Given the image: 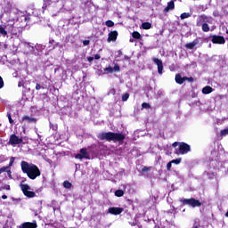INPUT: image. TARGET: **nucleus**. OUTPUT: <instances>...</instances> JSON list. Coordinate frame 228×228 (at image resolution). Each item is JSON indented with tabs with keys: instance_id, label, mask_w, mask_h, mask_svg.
Masks as SVG:
<instances>
[{
	"instance_id": "37998d69",
	"label": "nucleus",
	"mask_w": 228,
	"mask_h": 228,
	"mask_svg": "<svg viewBox=\"0 0 228 228\" xmlns=\"http://www.w3.org/2000/svg\"><path fill=\"white\" fill-rule=\"evenodd\" d=\"M2 199L4 200L8 199V196L3 195V196H2Z\"/></svg>"
},
{
	"instance_id": "9b49d317",
	"label": "nucleus",
	"mask_w": 228,
	"mask_h": 228,
	"mask_svg": "<svg viewBox=\"0 0 228 228\" xmlns=\"http://www.w3.org/2000/svg\"><path fill=\"white\" fill-rule=\"evenodd\" d=\"M122 211H124V208H122L111 207L109 208V213L110 215H120Z\"/></svg>"
},
{
	"instance_id": "c85d7f7f",
	"label": "nucleus",
	"mask_w": 228,
	"mask_h": 228,
	"mask_svg": "<svg viewBox=\"0 0 228 228\" xmlns=\"http://www.w3.org/2000/svg\"><path fill=\"white\" fill-rule=\"evenodd\" d=\"M63 186H64V188H71L72 187V183H70V182H69V181H65L63 183Z\"/></svg>"
},
{
	"instance_id": "4be33fe9",
	"label": "nucleus",
	"mask_w": 228,
	"mask_h": 228,
	"mask_svg": "<svg viewBox=\"0 0 228 228\" xmlns=\"http://www.w3.org/2000/svg\"><path fill=\"white\" fill-rule=\"evenodd\" d=\"M14 161H15V158L14 157H12L11 159H10V162H9V166H7V167H4L5 168H12V167L13 166V163H14Z\"/></svg>"
},
{
	"instance_id": "b1692460",
	"label": "nucleus",
	"mask_w": 228,
	"mask_h": 228,
	"mask_svg": "<svg viewBox=\"0 0 228 228\" xmlns=\"http://www.w3.org/2000/svg\"><path fill=\"white\" fill-rule=\"evenodd\" d=\"M132 37L133 38H136L137 40H139V38L142 37V35H140L138 31H134L133 32Z\"/></svg>"
},
{
	"instance_id": "5701e85b",
	"label": "nucleus",
	"mask_w": 228,
	"mask_h": 228,
	"mask_svg": "<svg viewBox=\"0 0 228 228\" xmlns=\"http://www.w3.org/2000/svg\"><path fill=\"white\" fill-rule=\"evenodd\" d=\"M202 31H204L205 33H208L209 31V25H208V23H204L202 25Z\"/></svg>"
},
{
	"instance_id": "412c9836",
	"label": "nucleus",
	"mask_w": 228,
	"mask_h": 228,
	"mask_svg": "<svg viewBox=\"0 0 228 228\" xmlns=\"http://www.w3.org/2000/svg\"><path fill=\"white\" fill-rule=\"evenodd\" d=\"M22 121H23V122H24V121H27V122H35V118H30V117H28V116H24V117L22 118Z\"/></svg>"
},
{
	"instance_id": "7c9ffc66",
	"label": "nucleus",
	"mask_w": 228,
	"mask_h": 228,
	"mask_svg": "<svg viewBox=\"0 0 228 228\" xmlns=\"http://www.w3.org/2000/svg\"><path fill=\"white\" fill-rule=\"evenodd\" d=\"M127 99H129V94L126 93V94H123L122 101L126 102V101H127Z\"/></svg>"
},
{
	"instance_id": "f257e3e1",
	"label": "nucleus",
	"mask_w": 228,
	"mask_h": 228,
	"mask_svg": "<svg viewBox=\"0 0 228 228\" xmlns=\"http://www.w3.org/2000/svg\"><path fill=\"white\" fill-rule=\"evenodd\" d=\"M20 167L23 174H27L28 177L32 179V181L37 179V177H40V169L38 167H37V165L33 163H28L27 161L23 160L20 163Z\"/></svg>"
},
{
	"instance_id": "4468645a",
	"label": "nucleus",
	"mask_w": 228,
	"mask_h": 228,
	"mask_svg": "<svg viewBox=\"0 0 228 228\" xmlns=\"http://www.w3.org/2000/svg\"><path fill=\"white\" fill-rule=\"evenodd\" d=\"M188 77H181V75L177 74L175 76V82L178 83V85H183L184 81H187Z\"/></svg>"
},
{
	"instance_id": "20e7f679",
	"label": "nucleus",
	"mask_w": 228,
	"mask_h": 228,
	"mask_svg": "<svg viewBox=\"0 0 228 228\" xmlns=\"http://www.w3.org/2000/svg\"><path fill=\"white\" fill-rule=\"evenodd\" d=\"M191 149L190 148V145L186 144V142H180L178 144V148L175 150V154L183 155V154H188Z\"/></svg>"
},
{
	"instance_id": "72a5a7b5",
	"label": "nucleus",
	"mask_w": 228,
	"mask_h": 228,
	"mask_svg": "<svg viewBox=\"0 0 228 228\" xmlns=\"http://www.w3.org/2000/svg\"><path fill=\"white\" fill-rule=\"evenodd\" d=\"M4 86V82L3 81V77H0V88Z\"/></svg>"
},
{
	"instance_id": "2eb2a0df",
	"label": "nucleus",
	"mask_w": 228,
	"mask_h": 228,
	"mask_svg": "<svg viewBox=\"0 0 228 228\" xmlns=\"http://www.w3.org/2000/svg\"><path fill=\"white\" fill-rule=\"evenodd\" d=\"M20 228H37V223H23L20 226Z\"/></svg>"
},
{
	"instance_id": "09e8293b",
	"label": "nucleus",
	"mask_w": 228,
	"mask_h": 228,
	"mask_svg": "<svg viewBox=\"0 0 228 228\" xmlns=\"http://www.w3.org/2000/svg\"><path fill=\"white\" fill-rule=\"evenodd\" d=\"M194 228H199L198 226H195Z\"/></svg>"
},
{
	"instance_id": "a211bd4d",
	"label": "nucleus",
	"mask_w": 228,
	"mask_h": 228,
	"mask_svg": "<svg viewBox=\"0 0 228 228\" xmlns=\"http://www.w3.org/2000/svg\"><path fill=\"white\" fill-rule=\"evenodd\" d=\"M197 44H199V41L194 40V41L191 42V43L186 44V45H185V47H186L187 49H193V47H195V45H197Z\"/></svg>"
},
{
	"instance_id": "79ce46f5",
	"label": "nucleus",
	"mask_w": 228,
	"mask_h": 228,
	"mask_svg": "<svg viewBox=\"0 0 228 228\" xmlns=\"http://www.w3.org/2000/svg\"><path fill=\"white\" fill-rule=\"evenodd\" d=\"M177 145H179V142H174L173 143V147H177Z\"/></svg>"
},
{
	"instance_id": "f3484780",
	"label": "nucleus",
	"mask_w": 228,
	"mask_h": 228,
	"mask_svg": "<svg viewBox=\"0 0 228 228\" xmlns=\"http://www.w3.org/2000/svg\"><path fill=\"white\" fill-rule=\"evenodd\" d=\"M211 92H213V87H211L209 86H206L202 89V94H204L205 95L208 94H211Z\"/></svg>"
},
{
	"instance_id": "a18cd8bd",
	"label": "nucleus",
	"mask_w": 228,
	"mask_h": 228,
	"mask_svg": "<svg viewBox=\"0 0 228 228\" xmlns=\"http://www.w3.org/2000/svg\"><path fill=\"white\" fill-rule=\"evenodd\" d=\"M6 190H10V185H7V188H6Z\"/></svg>"
},
{
	"instance_id": "c756f323",
	"label": "nucleus",
	"mask_w": 228,
	"mask_h": 228,
	"mask_svg": "<svg viewBox=\"0 0 228 228\" xmlns=\"http://www.w3.org/2000/svg\"><path fill=\"white\" fill-rule=\"evenodd\" d=\"M228 127L221 131V136H227Z\"/></svg>"
},
{
	"instance_id": "f03ea898",
	"label": "nucleus",
	"mask_w": 228,
	"mask_h": 228,
	"mask_svg": "<svg viewBox=\"0 0 228 228\" xmlns=\"http://www.w3.org/2000/svg\"><path fill=\"white\" fill-rule=\"evenodd\" d=\"M98 138L100 140H107V142H123L126 136L122 134L107 132L99 134Z\"/></svg>"
},
{
	"instance_id": "dca6fc26",
	"label": "nucleus",
	"mask_w": 228,
	"mask_h": 228,
	"mask_svg": "<svg viewBox=\"0 0 228 228\" xmlns=\"http://www.w3.org/2000/svg\"><path fill=\"white\" fill-rule=\"evenodd\" d=\"M200 20H203V22H208V24H212L213 23V18L211 17H208L206 15H201L200 17Z\"/></svg>"
},
{
	"instance_id": "0eeeda50",
	"label": "nucleus",
	"mask_w": 228,
	"mask_h": 228,
	"mask_svg": "<svg viewBox=\"0 0 228 228\" xmlns=\"http://www.w3.org/2000/svg\"><path fill=\"white\" fill-rule=\"evenodd\" d=\"M103 70L104 74H113V72H118L120 70V66L118 64H115L114 67L108 66Z\"/></svg>"
},
{
	"instance_id": "c9c22d12",
	"label": "nucleus",
	"mask_w": 228,
	"mask_h": 228,
	"mask_svg": "<svg viewBox=\"0 0 228 228\" xmlns=\"http://www.w3.org/2000/svg\"><path fill=\"white\" fill-rule=\"evenodd\" d=\"M6 170H8V167H3L0 168V174H3L4 172H5Z\"/></svg>"
},
{
	"instance_id": "e433bc0d",
	"label": "nucleus",
	"mask_w": 228,
	"mask_h": 228,
	"mask_svg": "<svg viewBox=\"0 0 228 228\" xmlns=\"http://www.w3.org/2000/svg\"><path fill=\"white\" fill-rule=\"evenodd\" d=\"M4 172H7L9 177H12V170H10V168L6 169V171H4Z\"/></svg>"
},
{
	"instance_id": "4c0bfd02",
	"label": "nucleus",
	"mask_w": 228,
	"mask_h": 228,
	"mask_svg": "<svg viewBox=\"0 0 228 228\" xmlns=\"http://www.w3.org/2000/svg\"><path fill=\"white\" fill-rule=\"evenodd\" d=\"M84 45H90V41L89 40H85L83 41Z\"/></svg>"
},
{
	"instance_id": "393cba45",
	"label": "nucleus",
	"mask_w": 228,
	"mask_h": 228,
	"mask_svg": "<svg viewBox=\"0 0 228 228\" xmlns=\"http://www.w3.org/2000/svg\"><path fill=\"white\" fill-rule=\"evenodd\" d=\"M116 197H124V191L122 190H118L115 191Z\"/></svg>"
},
{
	"instance_id": "423d86ee",
	"label": "nucleus",
	"mask_w": 228,
	"mask_h": 228,
	"mask_svg": "<svg viewBox=\"0 0 228 228\" xmlns=\"http://www.w3.org/2000/svg\"><path fill=\"white\" fill-rule=\"evenodd\" d=\"M75 158L76 159H90V153L84 148L80 150V153L77 154Z\"/></svg>"
},
{
	"instance_id": "c03bdc74",
	"label": "nucleus",
	"mask_w": 228,
	"mask_h": 228,
	"mask_svg": "<svg viewBox=\"0 0 228 228\" xmlns=\"http://www.w3.org/2000/svg\"><path fill=\"white\" fill-rule=\"evenodd\" d=\"M110 94H115V89L110 90Z\"/></svg>"
},
{
	"instance_id": "39448f33",
	"label": "nucleus",
	"mask_w": 228,
	"mask_h": 228,
	"mask_svg": "<svg viewBox=\"0 0 228 228\" xmlns=\"http://www.w3.org/2000/svg\"><path fill=\"white\" fill-rule=\"evenodd\" d=\"M20 189L26 197H28L29 199H33V197H35V192L29 191L31 190V187L29 185L20 184Z\"/></svg>"
},
{
	"instance_id": "1a4fd4ad",
	"label": "nucleus",
	"mask_w": 228,
	"mask_h": 228,
	"mask_svg": "<svg viewBox=\"0 0 228 228\" xmlns=\"http://www.w3.org/2000/svg\"><path fill=\"white\" fill-rule=\"evenodd\" d=\"M9 143L11 145H19V143H22V139L19 138L17 135L12 134L10 137Z\"/></svg>"
},
{
	"instance_id": "7ed1b4c3",
	"label": "nucleus",
	"mask_w": 228,
	"mask_h": 228,
	"mask_svg": "<svg viewBox=\"0 0 228 228\" xmlns=\"http://www.w3.org/2000/svg\"><path fill=\"white\" fill-rule=\"evenodd\" d=\"M180 201L184 206H191V208H200V206H202V204L200 203V201L199 200H195L193 198H191V199H181Z\"/></svg>"
},
{
	"instance_id": "2f4dec72",
	"label": "nucleus",
	"mask_w": 228,
	"mask_h": 228,
	"mask_svg": "<svg viewBox=\"0 0 228 228\" xmlns=\"http://www.w3.org/2000/svg\"><path fill=\"white\" fill-rule=\"evenodd\" d=\"M171 163H174L175 165H179V163H181V159H173L171 160Z\"/></svg>"
},
{
	"instance_id": "de8ad7c7",
	"label": "nucleus",
	"mask_w": 228,
	"mask_h": 228,
	"mask_svg": "<svg viewBox=\"0 0 228 228\" xmlns=\"http://www.w3.org/2000/svg\"><path fill=\"white\" fill-rule=\"evenodd\" d=\"M226 34L228 35V30L226 31Z\"/></svg>"
},
{
	"instance_id": "6ab92c4d",
	"label": "nucleus",
	"mask_w": 228,
	"mask_h": 228,
	"mask_svg": "<svg viewBox=\"0 0 228 228\" xmlns=\"http://www.w3.org/2000/svg\"><path fill=\"white\" fill-rule=\"evenodd\" d=\"M142 29H151L152 28V24L149 22H144L142 24Z\"/></svg>"
},
{
	"instance_id": "6e6552de",
	"label": "nucleus",
	"mask_w": 228,
	"mask_h": 228,
	"mask_svg": "<svg viewBox=\"0 0 228 228\" xmlns=\"http://www.w3.org/2000/svg\"><path fill=\"white\" fill-rule=\"evenodd\" d=\"M211 42H213L214 44L224 45L225 44V37L222 36L214 35L211 37Z\"/></svg>"
},
{
	"instance_id": "f8f14e48",
	"label": "nucleus",
	"mask_w": 228,
	"mask_h": 228,
	"mask_svg": "<svg viewBox=\"0 0 228 228\" xmlns=\"http://www.w3.org/2000/svg\"><path fill=\"white\" fill-rule=\"evenodd\" d=\"M117 37H118V32H117V30L111 31L110 33H109L107 42H115L117 40Z\"/></svg>"
},
{
	"instance_id": "ea45409f",
	"label": "nucleus",
	"mask_w": 228,
	"mask_h": 228,
	"mask_svg": "<svg viewBox=\"0 0 228 228\" xmlns=\"http://www.w3.org/2000/svg\"><path fill=\"white\" fill-rule=\"evenodd\" d=\"M40 88H42V86H40V84H37L36 90H40Z\"/></svg>"
},
{
	"instance_id": "473e14b6",
	"label": "nucleus",
	"mask_w": 228,
	"mask_h": 228,
	"mask_svg": "<svg viewBox=\"0 0 228 228\" xmlns=\"http://www.w3.org/2000/svg\"><path fill=\"white\" fill-rule=\"evenodd\" d=\"M10 124H13V119H12V115L10 113L7 114Z\"/></svg>"
},
{
	"instance_id": "a878e982",
	"label": "nucleus",
	"mask_w": 228,
	"mask_h": 228,
	"mask_svg": "<svg viewBox=\"0 0 228 228\" xmlns=\"http://www.w3.org/2000/svg\"><path fill=\"white\" fill-rule=\"evenodd\" d=\"M0 35H3L4 37H6L8 35V32L3 28V26H0Z\"/></svg>"
},
{
	"instance_id": "49530a36",
	"label": "nucleus",
	"mask_w": 228,
	"mask_h": 228,
	"mask_svg": "<svg viewBox=\"0 0 228 228\" xmlns=\"http://www.w3.org/2000/svg\"><path fill=\"white\" fill-rule=\"evenodd\" d=\"M225 216H227V217H228V211L226 212Z\"/></svg>"
},
{
	"instance_id": "bb28decb",
	"label": "nucleus",
	"mask_w": 228,
	"mask_h": 228,
	"mask_svg": "<svg viewBox=\"0 0 228 228\" xmlns=\"http://www.w3.org/2000/svg\"><path fill=\"white\" fill-rule=\"evenodd\" d=\"M105 25L108 27V28H113V26H115V23L112 21V20H107L105 22Z\"/></svg>"
},
{
	"instance_id": "a19ab883",
	"label": "nucleus",
	"mask_w": 228,
	"mask_h": 228,
	"mask_svg": "<svg viewBox=\"0 0 228 228\" xmlns=\"http://www.w3.org/2000/svg\"><path fill=\"white\" fill-rule=\"evenodd\" d=\"M87 61H90V63H92V61H94V57H87Z\"/></svg>"
},
{
	"instance_id": "aec40b11",
	"label": "nucleus",
	"mask_w": 228,
	"mask_h": 228,
	"mask_svg": "<svg viewBox=\"0 0 228 228\" xmlns=\"http://www.w3.org/2000/svg\"><path fill=\"white\" fill-rule=\"evenodd\" d=\"M191 17V14L190 12H183L181 14L180 18L182 19V20H184V19H188Z\"/></svg>"
},
{
	"instance_id": "cd10ccee",
	"label": "nucleus",
	"mask_w": 228,
	"mask_h": 228,
	"mask_svg": "<svg viewBox=\"0 0 228 228\" xmlns=\"http://www.w3.org/2000/svg\"><path fill=\"white\" fill-rule=\"evenodd\" d=\"M142 108H143L144 110H151V104H149L147 102H143L142 104Z\"/></svg>"
},
{
	"instance_id": "f704fd0d",
	"label": "nucleus",
	"mask_w": 228,
	"mask_h": 228,
	"mask_svg": "<svg viewBox=\"0 0 228 228\" xmlns=\"http://www.w3.org/2000/svg\"><path fill=\"white\" fill-rule=\"evenodd\" d=\"M167 168L168 171L171 170V168H172V161H170L169 163H167Z\"/></svg>"
},
{
	"instance_id": "ddd939ff",
	"label": "nucleus",
	"mask_w": 228,
	"mask_h": 228,
	"mask_svg": "<svg viewBox=\"0 0 228 228\" xmlns=\"http://www.w3.org/2000/svg\"><path fill=\"white\" fill-rule=\"evenodd\" d=\"M175 8V4L174 3V0L167 3V7L164 9V13H168L170 10H174Z\"/></svg>"
},
{
	"instance_id": "58836bf2",
	"label": "nucleus",
	"mask_w": 228,
	"mask_h": 228,
	"mask_svg": "<svg viewBox=\"0 0 228 228\" xmlns=\"http://www.w3.org/2000/svg\"><path fill=\"white\" fill-rule=\"evenodd\" d=\"M94 60H101V55L100 54H95L94 55Z\"/></svg>"
},
{
	"instance_id": "9d476101",
	"label": "nucleus",
	"mask_w": 228,
	"mask_h": 228,
	"mask_svg": "<svg viewBox=\"0 0 228 228\" xmlns=\"http://www.w3.org/2000/svg\"><path fill=\"white\" fill-rule=\"evenodd\" d=\"M152 60L158 67L159 74H163V61L161 60L158 59V58H153Z\"/></svg>"
}]
</instances>
